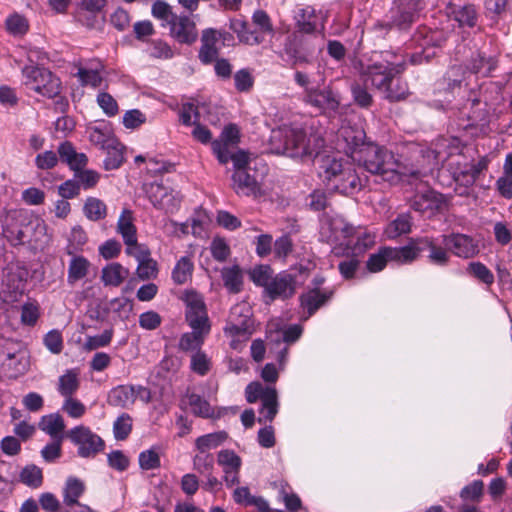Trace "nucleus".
<instances>
[{
  "instance_id": "f257e3e1",
  "label": "nucleus",
  "mask_w": 512,
  "mask_h": 512,
  "mask_svg": "<svg viewBox=\"0 0 512 512\" xmlns=\"http://www.w3.org/2000/svg\"><path fill=\"white\" fill-rule=\"evenodd\" d=\"M406 69V60L392 51L380 53V59L363 67L362 77L367 86L383 93L389 102H400L409 96L408 83L401 74Z\"/></svg>"
},
{
  "instance_id": "f03ea898",
  "label": "nucleus",
  "mask_w": 512,
  "mask_h": 512,
  "mask_svg": "<svg viewBox=\"0 0 512 512\" xmlns=\"http://www.w3.org/2000/svg\"><path fill=\"white\" fill-rule=\"evenodd\" d=\"M356 162L367 172L379 176L391 185L424 176L421 170L401 163L392 151L375 143H368V146L357 152Z\"/></svg>"
},
{
  "instance_id": "7ed1b4c3",
  "label": "nucleus",
  "mask_w": 512,
  "mask_h": 512,
  "mask_svg": "<svg viewBox=\"0 0 512 512\" xmlns=\"http://www.w3.org/2000/svg\"><path fill=\"white\" fill-rule=\"evenodd\" d=\"M182 300L186 305L185 319L192 331L181 335L178 347L184 352H196L201 350L211 331L206 304L203 296L194 290L185 291Z\"/></svg>"
},
{
  "instance_id": "20e7f679",
  "label": "nucleus",
  "mask_w": 512,
  "mask_h": 512,
  "mask_svg": "<svg viewBox=\"0 0 512 512\" xmlns=\"http://www.w3.org/2000/svg\"><path fill=\"white\" fill-rule=\"evenodd\" d=\"M322 139L296 127L284 126L272 130L270 136V151L277 155H286L291 158L312 157L318 153Z\"/></svg>"
},
{
  "instance_id": "39448f33",
  "label": "nucleus",
  "mask_w": 512,
  "mask_h": 512,
  "mask_svg": "<svg viewBox=\"0 0 512 512\" xmlns=\"http://www.w3.org/2000/svg\"><path fill=\"white\" fill-rule=\"evenodd\" d=\"M319 176L328 187L343 195L358 193L362 187V179L357 174L355 166L349 160L332 155L321 157Z\"/></svg>"
},
{
  "instance_id": "423d86ee",
  "label": "nucleus",
  "mask_w": 512,
  "mask_h": 512,
  "mask_svg": "<svg viewBox=\"0 0 512 512\" xmlns=\"http://www.w3.org/2000/svg\"><path fill=\"white\" fill-rule=\"evenodd\" d=\"M3 236L13 245H21L46 233V224L38 217H31L23 211H10L2 222Z\"/></svg>"
},
{
  "instance_id": "0eeeda50",
  "label": "nucleus",
  "mask_w": 512,
  "mask_h": 512,
  "mask_svg": "<svg viewBox=\"0 0 512 512\" xmlns=\"http://www.w3.org/2000/svg\"><path fill=\"white\" fill-rule=\"evenodd\" d=\"M21 73L23 84L28 89L49 99L60 94L61 81L49 69L39 65H24Z\"/></svg>"
},
{
  "instance_id": "6e6552de",
  "label": "nucleus",
  "mask_w": 512,
  "mask_h": 512,
  "mask_svg": "<svg viewBox=\"0 0 512 512\" xmlns=\"http://www.w3.org/2000/svg\"><path fill=\"white\" fill-rule=\"evenodd\" d=\"M245 395L248 403L261 402L258 423L265 424L274 420L279 409L278 393L275 387L251 382L246 386Z\"/></svg>"
},
{
  "instance_id": "1a4fd4ad",
  "label": "nucleus",
  "mask_w": 512,
  "mask_h": 512,
  "mask_svg": "<svg viewBox=\"0 0 512 512\" xmlns=\"http://www.w3.org/2000/svg\"><path fill=\"white\" fill-rule=\"evenodd\" d=\"M66 437L77 447V454L81 458H94L105 449L104 440L84 425L73 427Z\"/></svg>"
},
{
  "instance_id": "9d476101",
  "label": "nucleus",
  "mask_w": 512,
  "mask_h": 512,
  "mask_svg": "<svg viewBox=\"0 0 512 512\" xmlns=\"http://www.w3.org/2000/svg\"><path fill=\"white\" fill-rule=\"evenodd\" d=\"M224 333L230 338L250 339L254 333V320L251 309L246 304H236L231 308L229 321L224 327Z\"/></svg>"
},
{
  "instance_id": "9b49d317",
  "label": "nucleus",
  "mask_w": 512,
  "mask_h": 512,
  "mask_svg": "<svg viewBox=\"0 0 512 512\" xmlns=\"http://www.w3.org/2000/svg\"><path fill=\"white\" fill-rule=\"evenodd\" d=\"M295 33L306 35H320L325 38V26L327 14L322 11H316L313 6L300 8L295 16Z\"/></svg>"
},
{
  "instance_id": "f8f14e48",
  "label": "nucleus",
  "mask_w": 512,
  "mask_h": 512,
  "mask_svg": "<svg viewBox=\"0 0 512 512\" xmlns=\"http://www.w3.org/2000/svg\"><path fill=\"white\" fill-rule=\"evenodd\" d=\"M145 192L151 204L158 210L173 214L180 208L182 201L181 194L162 183H150L146 186Z\"/></svg>"
},
{
  "instance_id": "ddd939ff",
  "label": "nucleus",
  "mask_w": 512,
  "mask_h": 512,
  "mask_svg": "<svg viewBox=\"0 0 512 512\" xmlns=\"http://www.w3.org/2000/svg\"><path fill=\"white\" fill-rule=\"evenodd\" d=\"M420 255L427 252L428 263L444 267L450 262V253L448 246L443 241V234L438 237L424 236L416 238Z\"/></svg>"
},
{
  "instance_id": "4468645a",
  "label": "nucleus",
  "mask_w": 512,
  "mask_h": 512,
  "mask_svg": "<svg viewBox=\"0 0 512 512\" xmlns=\"http://www.w3.org/2000/svg\"><path fill=\"white\" fill-rule=\"evenodd\" d=\"M355 227L341 216L331 217L321 227V235L331 244L350 246L354 238Z\"/></svg>"
},
{
  "instance_id": "2eb2a0df",
  "label": "nucleus",
  "mask_w": 512,
  "mask_h": 512,
  "mask_svg": "<svg viewBox=\"0 0 512 512\" xmlns=\"http://www.w3.org/2000/svg\"><path fill=\"white\" fill-rule=\"evenodd\" d=\"M410 207L423 216L431 218L446 209L447 199L443 194L429 189L415 194L410 201Z\"/></svg>"
},
{
  "instance_id": "dca6fc26",
  "label": "nucleus",
  "mask_w": 512,
  "mask_h": 512,
  "mask_svg": "<svg viewBox=\"0 0 512 512\" xmlns=\"http://www.w3.org/2000/svg\"><path fill=\"white\" fill-rule=\"evenodd\" d=\"M303 100L306 104L323 113H335L340 105L339 95L329 86L323 88H306Z\"/></svg>"
},
{
  "instance_id": "f3484780",
  "label": "nucleus",
  "mask_w": 512,
  "mask_h": 512,
  "mask_svg": "<svg viewBox=\"0 0 512 512\" xmlns=\"http://www.w3.org/2000/svg\"><path fill=\"white\" fill-rule=\"evenodd\" d=\"M424 7L423 0H399V5L392 11L391 24L400 30L408 29Z\"/></svg>"
},
{
  "instance_id": "a211bd4d",
  "label": "nucleus",
  "mask_w": 512,
  "mask_h": 512,
  "mask_svg": "<svg viewBox=\"0 0 512 512\" xmlns=\"http://www.w3.org/2000/svg\"><path fill=\"white\" fill-rule=\"evenodd\" d=\"M168 25L170 36L180 44L191 45L198 39L196 24L187 15H175Z\"/></svg>"
},
{
  "instance_id": "6ab92c4d",
  "label": "nucleus",
  "mask_w": 512,
  "mask_h": 512,
  "mask_svg": "<svg viewBox=\"0 0 512 512\" xmlns=\"http://www.w3.org/2000/svg\"><path fill=\"white\" fill-rule=\"evenodd\" d=\"M443 241L455 256L468 259L478 254V244L471 236L461 233L443 234Z\"/></svg>"
},
{
  "instance_id": "aec40b11",
  "label": "nucleus",
  "mask_w": 512,
  "mask_h": 512,
  "mask_svg": "<svg viewBox=\"0 0 512 512\" xmlns=\"http://www.w3.org/2000/svg\"><path fill=\"white\" fill-rule=\"evenodd\" d=\"M332 288H323V290L309 289L300 295V306L303 308L304 319L310 318L318 309L326 305L333 297Z\"/></svg>"
},
{
  "instance_id": "412c9836",
  "label": "nucleus",
  "mask_w": 512,
  "mask_h": 512,
  "mask_svg": "<svg viewBox=\"0 0 512 512\" xmlns=\"http://www.w3.org/2000/svg\"><path fill=\"white\" fill-rule=\"evenodd\" d=\"M492 158L490 155L481 156L476 163L465 164L454 171V178L466 187L472 186L479 176L487 171Z\"/></svg>"
},
{
  "instance_id": "4be33fe9",
  "label": "nucleus",
  "mask_w": 512,
  "mask_h": 512,
  "mask_svg": "<svg viewBox=\"0 0 512 512\" xmlns=\"http://www.w3.org/2000/svg\"><path fill=\"white\" fill-rule=\"evenodd\" d=\"M86 132L91 144L101 150H104L109 145L117 144V137L114 134L112 124L108 121H97L95 125L88 126Z\"/></svg>"
},
{
  "instance_id": "5701e85b",
  "label": "nucleus",
  "mask_w": 512,
  "mask_h": 512,
  "mask_svg": "<svg viewBox=\"0 0 512 512\" xmlns=\"http://www.w3.org/2000/svg\"><path fill=\"white\" fill-rule=\"evenodd\" d=\"M265 292L272 301L278 298L288 299L295 293V279L289 273H279L272 278Z\"/></svg>"
},
{
  "instance_id": "b1692460",
  "label": "nucleus",
  "mask_w": 512,
  "mask_h": 512,
  "mask_svg": "<svg viewBox=\"0 0 512 512\" xmlns=\"http://www.w3.org/2000/svg\"><path fill=\"white\" fill-rule=\"evenodd\" d=\"M340 136L346 143L345 153L350 155L353 161H356L357 152L369 143L365 141L366 134L362 128L341 127Z\"/></svg>"
},
{
  "instance_id": "393cba45",
  "label": "nucleus",
  "mask_w": 512,
  "mask_h": 512,
  "mask_svg": "<svg viewBox=\"0 0 512 512\" xmlns=\"http://www.w3.org/2000/svg\"><path fill=\"white\" fill-rule=\"evenodd\" d=\"M230 29L237 35L239 41L246 45L257 46L265 41L262 33H260L257 28H252L248 22L244 20H231Z\"/></svg>"
},
{
  "instance_id": "a878e982",
  "label": "nucleus",
  "mask_w": 512,
  "mask_h": 512,
  "mask_svg": "<svg viewBox=\"0 0 512 512\" xmlns=\"http://www.w3.org/2000/svg\"><path fill=\"white\" fill-rule=\"evenodd\" d=\"M219 35L218 31L213 28H207L202 31L199 59L203 64H210L218 57L219 51L216 44Z\"/></svg>"
},
{
  "instance_id": "bb28decb",
  "label": "nucleus",
  "mask_w": 512,
  "mask_h": 512,
  "mask_svg": "<svg viewBox=\"0 0 512 512\" xmlns=\"http://www.w3.org/2000/svg\"><path fill=\"white\" fill-rule=\"evenodd\" d=\"M57 152L60 160L63 163H66L74 172L80 171L87 165V156L84 153H78L73 144L69 141L61 143Z\"/></svg>"
},
{
  "instance_id": "cd10ccee",
  "label": "nucleus",
  "mask_w": 512,
  "mask_h": 512,
  "mask_svg": "<svg viewBox=\"0 0 512 512\" xmlns=\"http://www.w3.org/2000/svg\"><path fill=\"white\" fill-rule=\"evenodd\" d=\"M233 189L238 195H257L260 192V185L257 179L244 171H234L232 175Z\"/></svg>"
},
{
  "instance_id": "c85d7f7f",
  "label": "nucleus",
  "mask_w": 512,
  "mask_h": 512,
  "mask_svg": "<svg viewBox=\"0 0 512 512\" xmlns=\"http://www.w3.org/2000/svg\"><path fill=\"white\" fill-rule=\"evenodd\" d=\"M448 13L458 23L459 27L473 28L477 24L478 14L473 4H465L457 6L449 3L447 6Z\"/></svg>"
},
{
  "instance_id": "c756f323",
  "label": "nucleus",
  "mask_w": 512,
  "mask_h": 512,
  "mask_svg": "<svg viewBox=\"0 0 512 512\" xmlns=\"http://www.w3.org/2000/svg\"><path fill=\"white\" fill-rule=\"evenodd\" d=\"M71 256L67 270V283L74 286L89 275L91 263L82 255L73 254Z\"/></svg>"
},
{
  "instance_id": "7c9ffc66",
  "label": "nucleus",
  "mask_w": 512,
  "mask_h": 512,
  "mask_svg": "<svg viewBox=\"0 0 512 512\" xmlns=\"http://www.w3.org/2000/svg\"><path fill=\"white\" fill-rule=\"evenodd\" d=\"M465 144L458 137H441L435 143V157L445 161L448 158L463 153Z\"/></svg>"
},
{
  "instance_id": "2f4dec72",
  "label": "nucleus",
  "mask_w": 512,
  "mask_h": 512,
  "mask_svg": "<svg viewBox=\"0 0 512 512\" xmlns=\"http://www.w3.org/2000/svg\"><path fill=\"white\" fill-rule=\"evenodd\" d=\"M215 147V155L219 163L225 165L231 160L235 171L247 170L250 163V157L247 151L239 149L235 153H231L230 150L224 151V148L220 144H215Z\"/></svg>"
},
{
  "instance_id": "473e14b6",
  "label": "nucleus",
  "mask_w": 512,
  "mask_h": 512,
  "mask_svg": "<svg viewBox=\"0 0 512 512\" xmlns=\"http://www.w3.org/2000/svg\"><path fill=\"white\" fill-rule=\"evenodd\" d=\"M117 233L122 237L125 245L135 243L137 239V227L134 224L133 212L130 209H123L116 225Z\"/></svg>"
},
{
  "instance_id": "72a5a7b5",
  "label": "nucleus",
  "mask_w": 512,
  "mask_h": 512,
  "mask_svg": "<svg viewBox=\"0 0 512 512\" xmlns=\"http://www.w3.org/2000/svg\"><path fill=\"white\" fill-rule=\"evenodd\" d=\"M129 269L119 262L105 265L101 271V281L104 286L119 287L129 276Z\"/></svg>"
},
{
  "instance_id": "f704fd0d",
  "label": "nucleus",
  "mask_w": 512,
  "mask_h": 512,
  "mask_svg": "<svg viewBox=\"0 0 512 512\" xmlns=\"http://www.w3.org/2000/svg\"><path fill=\"white\" fill-rule=\"evenodd\" d=\"M387 256L391 261L400 264H408L415 261L419 256L418 244L416 238L410 239L409 243L402 247H387Z\"/></svg>"
},
{
  "instance_id": "c9c22d12",
  "label": "nucleus",
  "mask_w": 512,
  "mask_h": 512,
  "mask_svg": "<svg viewBox=\"0 0 512 512\" xmlns=\"http://www.w3.org/2000/svg\"><path fill=\"white\" fill-rule=\"evenodd\" d=\"M221 278L226 290L231 294H238L243 289L244 275L239 265L223 267Z\"/></svg>"
},
{
  "instance_id": "e433bc0d",
  "label": "nucleus",
  "mask_w": 512,
  "mask_h": 512,
  "mask_svg": "<svg viewBox=\"0 0 512 512\" xmlns=\"http://www.w3.org/2000/svg\"><path fill=\"white\" fill-rule=\"evenodd\" d=\"M39 429L53 439H63L65 423L59 413H51L41 417L38 423Z\"/></svg>"
},
{
  "instance_id": "4c0bfd02",
  "label": "nucleus",
  "mask_w": 512,
  "mask_h": 512,
  "mask_svg": "<svg viewBox=\"0 0 512 512\" xmlns=\"http://www.w3.org/2000/svg\"><path fill=\"white\" fill-rule=\"evenodd\" d=\"M135 402L133 385H118L108 394V403L114 407L128 408Z\"/></svg>"
},
{
  "instance_id": "58836bf2",
  "label": "nucleus",
  "mask_w": 512,
  "mask_h": 512,
  "mask_svg": "<svg viewBox=\"0 0 512 512\" xmlns=\"http://www.w3.org/2000/svg\"><path fill=\"white\" fill-rule=\"evenodd\" d=\"M194 262L190 255L180 257L171 272V278L176 285H183L192 279Z\"/></svg>"
},
{
  "instance_id": "ea45409f",
  "label": "nucleus",
  "mask_w": 512,
  "mask_h": 512,
  "mask_svg": "<svg viewBox=\"0 0 512 512\" xmlns=\"http://www.w3.org/2000/svg\"><path fill=\"white\" fill-rule=\"evenodd\" d=\"M84 492L85 484L82 480L74 476L68 477L63 488V503L67 507L75 506Z\"/></svg>"
},
{
  "instance_id": "a19ab883",
  "label": "nucleus",
  "mask_w": 512,
  "mask_h": 512,
  "mask_svg": "<svg viewBox=\"0 0 512 512\" xmlns=\"http://www.w3.org/2000/svg\"><path fill=\"white\" fill-rule=\"evenodd\" d=\"M496 62L492 57L486 58L481 53L472 54L468 64L465 66L467 72L487 77L495 69Z\"/></svg>"
},
{
  "instance_id": "79ce46f5",
  "label": "nucleus",
  "mask_w": 512,
  "mask_h": 512,
  "mask_svg": "<svg viewBox=\"0 0 512 512\" xmlns=\"http://www.w3.org/2000/svg\"><path fill=\"white\" fill-rule=\"evenodd\" d=\"M412 218L408 213L399 214L385 228L384 233L389 239H395L411 231Z\"/></svg>"
},
{
  "instance_id": "37998d69",
  "label": "nucleus",
  "mask_w": 512,
  "mask_h": 512,
  "mask_svg": "<svg viewBox=\"0 0 512 512\" xmlns=\"http://www.w3.org/2000/svg\"><path fill=\"white\" fill-rule=\"evenodd\" d=\"M228 438L225 431H217L199 436L195 440V448L200 453H208L209 450L215 449L222 445Z\"/></svg>"
},
{
  "instance_id": "c03bdc74",
  "label": "nucleus",
  "mask_w": 512,
  "mask_h": 512,
  "mask_svg": "<svg viewBox=\"0 0 512 512\" xmlns=\"http://www.w3.org/2000/svg\"><path fill=\"white\" fill-rule=\"evenodd\" d=\"M283 50L288 56L292 67L298 64H308L310 62V60L307 59V55L300 49L296 39V33H293L285 39Z\"/></svg>"
},
{
  "instance_id": "a18cd8bd",
  "label": "nucleus",
  "mask_w": 512,
  "mask_h": 512,
  "mask_svg": "<svg viewBox=\"0 0 512 512\" xmlns=\"http://www.w3.org/2000/svg\"><path fill=\"white\" fill-rule=\"evenodd\" d=\"M103 151L106 152V157L103 160L104 169L115 170L118 169L124 162V145L117 139V144L109 145Z\"/></svg>"
},
{
  "instance_id": "49530a36",
  "label": "nucleus",
  "mask_w": 512,
  "mask_h": 512,
  "mask_svg": "<svg viewBox=\"0 0 512 512\" xmlns=\"http://www.w3.org/2000/svg\"><path fill=\"white\" fill-rule=\"evenodd\" d=\"M240 142V130L236 124L225 126L220 134V138L212 141L211 147L215 154V144H220L224 151H229L230 147L238 145Z\"/></svg>"
},
{
  "instance_id": "de8ad7c7",
  "label": "nucleus",
  "mask_w": 512,
  "mask_h": 512,
  "mask_svg": "<svg viewBox=\"0 0 512 512\" xmlns=\"http://www.w3.org/2000/svg\"><path fill=\"white\" fill-rule=\"evenodd\" d=\"M83 213L90 221H100L107 216V206L99 198L88 197L83 206Z\"/></svg>"
},
{
  "instance_id": "09e8293b",
  "label": "nucleus",
  "mask_w": 512,
  "mask_h": 512,
  "mask_svg": "<svg viewBox=\"0 0 512 512\" xmlns=\"http://www.w3.org/2000/svg\"><path fill=\"white\" fill-rule=\"evenodd\" d=\"M459 496L463 502L480 505L484 496V482L482 480L472 481L461 489Z\"/></svg>"
},
{
  "instance_id": "8fccbe9b",
  "label": "nucleus",
  "mask_w": 512,
  "mask_h": 512,
  "mask_svg": "<svg viewBox=\"0 0 512 512\" xmlns=\"http://www.w3.org/2000/svg\"><path fill=\"white\" fill-rule=\"evenodd\" d=\"M2 367L8 373L9 377H17L19 374L25 372L26 362L21 356V353L8 352L2 362Z\"/></svg>"
},
{
  "instance_id": "3c124183",
  "label": "nucleus",
  "mask_w": 512,
  "mask_h": 512,
  "mask_svg": "<svg viewBox=\"0 0 512 512\" xmlns=\"http://www.w3.org/2000/svg\"><path fill=\"white\" fill-rule=\"evenodd\" d=\"M79 388L78 373L67 370L59 377L58 392L65 398L71 397Z\"/></svg>"
},
{
  "instance_id": "603ef678",
  "label": "nucleus",
  "mask_w": 512,
  "mask_h": 512,
  "mask_svg": "<svg viewBox=\"0 0 512 512\" xmlns=\"http://www.w3.org/2000/svg\"><path fill=\"white\" fill-rule=\"evenodd\" d=\"M188 403L191 407L192 413L201 418H211L214 415V410L210 403L202 396L192 393L188 395Z\"/></svg>"
},
{
  "instance_id": "864d4df0",
  "label": "nucleus",
  "mask_w": 512,
  "mask_h": 512,
  "mask_svg": "<svg viewBox=\"0 0 512 512\" xmlns=\"http://www.w3.org/2000/svg\"><path fill=\"white\" fill-rule=\"evenodd\" d=\"M87 240V234L81 226L73 227L68 238L66 253L68 255H73L82 251L83 246L87 243Z\"/></svg>"
},
{
  "instance_id": "5fc2aeb1",
  "label": "nucleus",
  "mask_w": 512,
  "mask_h": 512,
  "mask_svg": "<svg viewBox=\"0 0 512 512\" xmlns=\"http://www.w3.org/2000/svg\"><path fill=\"white\" fill-rule=\"evenodd\" d=\"M133 420L128 413L120 414L113 423L114 438L123 441L128 438L132 431Z\"/></svg>"
},
{
  "instance_id": "6e6d98bb",
  "label": "nucleus",
  "mask_w": 512,
  "mask_h": 512,
  "mask_svg": "<svg viewBox=\"0 0 512 512\" xmlns=\"http://www.w3.org/2000/svg\"><path fill=\"white\" fill-rule=\"evenodd\" d=\"M252 23L259 30L260 33L264 36L273 37L275 34L274 26L271 21L270 16L266 11L258 9L254 11L252 15Z\"/></svg>"
},
{
  "instance_id": "4d7b16f0",
  "label": "nucleus",
  "mask_w": 512,
  "mask_h": 512,
  "mask_svg": "<svg viewBox=\"0 0 512 512\" xmlns=\"http://www.w3.org/2000/svg\"><path fill=\"white\" fill-rule=\"evenodd\" d=\"M20 481L32 488H38L42 485V470L36 465H27L20 472Z\"/></svg>"
},
{
  "instance_id": "13d9d810",
  "label": "nucleus",
  "mask_w": 512,
  "mask_h": 512,
  "mask_svg": "<svg viewBox=\"0 0 512 512\" xmlns=\"http://www.w3.org/2000/svg\"><path fill=\"white\" fill-rule=\"evenodd\" d=\"M190 369L199 376H205L211 369V360L204 351L198 350L191 355Z\"/></svg>"
},
{
  "instance_id": "bf43d9fd",
  "label": "nucleus",
  "mask_w": 512,
  "mask_h": 512,
  "mask_svg": "<svg viewBox=\"0 0 512 512\" xmlns=\"http://www.w3.org/2000/svg\"><path fill=\"white\" fill-rule=\"evenodd\" d=\"M467 272L486 285H492L494 283L493 273L481 262L469 263Z\"/></svg>"
},
{
  "instance_id": "052dcab7",
  "label": "nucleus",
  "mask_w": 512,
  "mask_h": 512,
  "mask_svg": "<svg viewBox=\"0 0 512 512\" xmlns=\"http://www.w3.org/2000/svg\"><path fill=\"white\" fill-rule=\"evenodd\" d=\"M218 464L222 466L223 471L226 470H240L242 465L241 458L229 449L221 450L217 457Z\"/></svg>"
},
{
  "instance_id": "680f3d73",
  "label": "nucleus",
  "mask_w": 512,
  "mask_h": 512,
  "mask_svg": "<svg viewBox=\"0 0 512 512\" xmlns=\"http://www.w3.org/2000/svg\"><path fill=\"white\" fill-rule=\"evenodd\" d=\"M354 237L356 241L351 243L352 251L355 254L362 253L370 248L375 242V236L371 233L355 228Z\"/></svg>"
},
{
  "instance_id": "e2e57ef3",
  "label": "nucleus",
  "mask_w": 512,
  "mask_h": 512,
  "mask_svg": "<svg viewBox=\"0 0 512 512\" xmlns=\"http://www.w3.org/2000/svg\"><path fill=\"white\" fill-rule=\"evenodd\" d=\"M136 273L139 279L145 281L155 279L158 275L157 261L149 257L143 261L138 262Z\"/></svg>"
},
{
  "instance_id": "0e129e2a",
  "label": "nucleus",
  "mask_w": 512,
  "mask_h": 512,
  "mask_svg": "<svg viewBox=\"0 0 512 512\" xmlns=\"http://www.w3.org/2000/svg\"><path fill=\"white\" fill-rule=\"evenodd\" d=\"M76 76L82 86H91L93 88L99 87L103 80L98 70L84 67L78 69Z\"/></svg>"
},
{
  "instance_id": "69168bd1",
  "label": "nucleus",
  "mask_w": 512,
  "mask_h": 512,
  "mask_svg": "<svg viewBox=\"0 0 512 512\" xmlns=\"http://www.w3.org/2000/svg\"><path fill=\"white\" fill-rule=\"evenodd\" d=\"M5 24L7 31L14 36L24 35L29 29L27 19L19 14L9 16Z\"/></svg>"
},
{
  "instance_id": "338daca9",
  "label": "nucleus",
  "mask_w": 512,
  "mask_h": 512,
  "mask_svg": "<svg viewBox=\"0 0 512 512\" xmlns=\"http://www.w3.org/2000/svg\"><path fill=\"white\" fill-rule=\"evenodd\" d=\"M272 273L273 271L269 265H258L250 272V278L255 285L266 289L273 278Z\"/></svg>"
},
{
  "instance_id": "774afa93",
  "label": "nucleus",
  "mask_w": 512,
  "mask_h": 512,
  "mask_svg": "<svg viewBox=\"0 0 512 512\" xmlns=\"http://www.w3.org/2000/svg\"><path fill=\"white\" fill-rule=\"evenodd\" d=\"M139 466L143 470H154L161 466V460L156 449L144 450L138 457Z\"/></svg>"
}]
</instances>
